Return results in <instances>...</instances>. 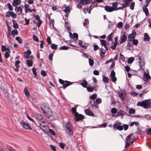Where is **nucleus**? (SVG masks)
Returning a JSON list of instances; mask_svg holds the SVG:
<instances>
[{"label": "nucleus", "instance_id": "43", "mask_svg": "<svg viewBox=\"0 0 151 151\" xmlns=\"http://www.w3.org/2000/svg\"><path fill=\"white\" fill-rule=\"evenodd\" d=\"M15 40H17L19 44H22V39L19 37H16L15 38Z\"/></svg>", "mask_w": 151, "mask_h": 151}, {"label": "nucleus", "instance_id": "15", "mask_svg": "<svg viewBox=\"0 0 151 151\" xmlns=\"http://www.w3.org/2000/svg\"><path fill=\"white\" fill-rule=\"evenodd\" d=\"M105 10L107 12H111L114 10V9L112 7L109 6H106L104 7Z\"/></svg>", "mask_w": 151, "mask_h": 151}, {"label": "nucleus", "instance_id": "56", "mask_svg": "<svg viewBox=\"0 0 151 151\" xmlns=\"http://www.w3.org/2000/svg\"><path fill=\"white\" fill-rule=\"evenodd\" d=\"M41 73L43 76H45L47 75V73L45 70H43L41 71Z\"/></svg>", "mask_w": 151, "mask_h": 151}, {"label": "nucleus", "instance_id": "41", "mask_svg": "<svg viewBox=\"0 0 151 151\" xmlns=\"http://www.w3.org/2000/svg\"><path fill=\"white\" fill-rule=\"evenodd\" d=\"M57 45L54 44H52L51 45V47L52 49L56 50L57 48Z\"/></svg>", "mask_w": 151, "mask_h": 151}, {"label": "nucleus", "instance_id": "1", "mask_svg": "<svg viewBox=\"0 0 151 151\" xmlns=\"http://www.w3.org/2000/svg\"><path fill=\"white\" fill-rule=\"evenodd\" d=\"M137 105L142 107L144 108L149 109L151 107V101L150 99L145 100L142 102H138Z\"/></svg>", "mask_w": 151, "mask_h": 151}, {"label": "nucleus", "instance_id": "49", "mask_svg": "<svg viewBox=\"0 0 151 151\" xmlns=\"http://www.w3.org/2000/svg\"><path fill=\"white\" fill-rule=\"evenodd\" d=\"M130 2L129 1H126L124 2L122 4L123 7H125L127 5L129 4V3Z\"/></svg>", "mask_w": 151, "mask_h": 151}, {"label": "nucleus", "instance_id": "46", "mask_svg": "<svg viewBox=\"0 0 151 151\" xmlns=\"http://www.w3.org/2000/svg\"><path fill=\"white\" fill-rule=\"evenodd\" d=\"M11 29V27L10 26H9L7 28V32H8V35L10 36V33L12 32V31Z\"/></svg>", "mask_w": 151, "mask_h": 151}, {"label": "nucleus", "instance_id": "42", "mask_svg": "<svg viewBox=\"0 0 151 151\" xmlns=\"http://www.w3.org/2000/svg\"><path fill=\"white\" fill-rule=\"evenodd\" d=\"M32 70L33 73L35 77H36V76L37 75V73L36 71V69L34 67L32 68Z\"/></svg>", "mask_w": 151, "mask_h": 151}, {"label": "nucleus", "instance_id": "8", "mask_svg": "<svg viewBox=\"0 0 151 151\" xmlns=\"http://www.w3.org/2000/svg\"><path fill=\"white\" fill-rule=\"evenodd\" d=\"M118 93L119 97L122 100H124L125 99V97L126 96V92L124 91H120L118 92Z\"/></svg>", "mask_w": 151, "mask_h": 151}, {"label": "nucleus", "instance_id": "23", "mask_svg": "<svg viewBox=\"0 0 151 151\" xmlns=\"http://www.w3.org/2000/svg\"><path fill=\"white\" fill-rule=\"evenodd\" d=\"M127 40L126 36L125 35H123L121 38V40L120 42V44L124 43Z\"/></svg>", "mask_w": 151, "mask_h": 151}, {"label": "nucleus", "instance_id": "6", "mask_svg": "<svg viewBox=\"0 0 151 151\" xmlns=\"http://www.w3.org/2000/svg\"><path fill=\"white\" fill-rule=\"evenodd\" d=\"M136 35V32H135L134 30H133L132 31V33L129 34L128 37V40L129 41H132V40H134Z\"/></svg>", "mask_w": 151, "mask_h": 151}, {"label": "nucleus", "instance_id": "36", "mask_svg": "<svg viewBox=\"0 0 151 151\" xmlns=\"http://www.w3.org/2000/svg\"><path fill=\"white\" fill-rule=\"evenodd\" d=\"M8 50H9V48H6L4 45H2L1 46V50L3 52H4L6 50L7 51Z\"/></svg>", "mask_w": 151, "mask_h": 151}, {"label": "nucleus", "instance_id": "30", "mask_svg": "<svg viewBox=\"0 0 151 151\" xmlns=\"http://www.w3.org/2000/svg\"><path fill=\"white\" fill-rule=\"evenodd\" d=\"M10 53V50H8L5 53L4 56L6 59L8 58L10 56L9 53Z\"/></svg>", "mask_w": 151, "mask_h": 151}, {"label": "nucleus", "instance_id": "10", "mask_svg": "<svg viewBox=\"0 0 151 151\" xmlns=\"http://www.w3.org/2000/svg\"><path fill=\"white\" fill-rule=\"evenodd\" d=\"M126 113L124 111L122 110H119L117 113V114L116 115H113L112 116L115 117H117L118 116H123Z\"/></svg>", "mask_w": 151, "mask_h": 151}, {"label": "nucleus", "instance_id": "34", "mask_svg": "<svg viewBox=\"0 0 151 151\" xmlns=\"http://www.w3.org/2000/svg\"><path fill=\"white\" fill-rule=\"evenodd\" d=\"M24 92L27 97H28L29 96V93L28 90L25 87L24 90Z\"/></svg>", "mask_w": 151, "mask_h": 151}, {"label": "nucleus", "instance_id": "35", "mask_svg": "<svg viewBox=\"0 0 151 151\" xmlns=\"http://www.w3.org/2000/svg\"><path fill=\"white\" fill-rule=\"evenodd\" d=\"M100 55L101 58H103L104 56L105 51H102V49L101 48L100 49Z\"/></svg>", "mask_w": 151, "mask_h": 151}, {"label": "nucleus", "instance_id": "53", "mask_svg": "<svg viewBox=\"0 0 151 151\" xmlns=\"http://www.w3.org/2000/svg\"><path fill=\"white\" fill-rule=\"evenodd\" d=\"M59 146L60 147V148L62 149H63L64 148V147L65 146V145L64 143L63 142H60L59 144Z\"/></svg>", "mask_w": 151, "mask_h": 151}, {"label": "nucleus", "instance_id": "48", "mask_svg": "<svg viewBox=\"0 0 151 151\" xmlns=\"http://www.w3.org/2000/svg\"><path fill=\"white\" fill-rule=\"evenodd\" d=\"M135 5V3L134 2H132L130 4V9L133 10L134 9V6Z\"/></svg>", "mask_w": 151, "mask_h": 151}, {"label": "nucleus", "instance_id": "3", "mask_svg": "<svg viewBox=\"0 0 151 151\" xmlns=\"http://www.w3.org/2000/svg\"><path fill=\"white\" fill-rule=\"evenodd\" d=\"M65 127L68 131V134L70 135H72L73 134L72 131V126L70 123H67L65 125Z\"/></svg>", "mask_w": 151, "mask_h": 151}, {"label": "nucleus", "instance_id": "2", "mask_svg": "<svg viewBox=\"0 0 151 151\" xmlns=\"http://www.w3.org/2000/svg\"><path fill=\"white\" fill-rule=\"evenodd\" d=\"M42 110L45 114H49V113H51L52 110L50 108L49 105L47 104H43L42 106L40 107Z\"/></svg>", "mask_w": 151, "mask_h": 151}, {"label": "nucleus", "instance_id": "39", "mask_svg": "<svg viewBox=\"0 0 151 151\" xmlns=\"http://www.w3.org/2000/svg\"><path fill=\"white\" fill-rule=\"evenodd\" d=\"M134 60V59L133 57H131L129 58L127 62L129 64L132 63Z\"/></svg>", "mask_w": 151, "mask_h": 151}, {"label": "nucleus", "instance_id": "44", "mask_svg": "<svg viewBox=\"0 0 151 151\" xmlns=\"http://www.w3.org/2000/svg\"><path fill=\"white\" fill-rule=\"evenodd\" d=\"M112 33L109 34L108 36L107 40L109 42V41H112Z\"/></svg>", "mask_w": 151, "mask_h": 151}, {"label": "nucleus", "instance_id": "21", "mask_svg": "<svg viewBox=\"0 0 151 151\" xmlns=\"http://www.w3.org/2000/svg\"><path fill=\"white\" fill-rule=\"evenodd\" d=\"M64 6L65 9L63 10L65 13H69L70 12V7L68 6H66V5H64Z\"/></svg>", "mask_w": 151, "mask_h": 151}, {"label": "nucleus", "instance_id": "17", "mask_svg": "<svg viewBox=\"0 0 151 151\" xmlns=\"http://www.w3.org/2000/svg\"><path fill=\"white\" fill-rule=\"evenodd\" d=\"M21 2V0H13L12 5L14 6H16L20 4Z\"/></svg>", "mask_w": 151, "mask_h": 151}, {"label": "nucleus", "instance_id": "29", "mask_svg": "<svg viewBox=\"0 0 151 151\" xmlns=\"http://www.w3.org/2000/svg\"><path fill=\"white\" fill-rule=\"evenodd\" d=\"M36 118L37 119L39 122H40V120H41L43 119V116L41 114H37V115Z\"/></svg>", "mask_w": 151, "mask_h": 151}, {"label": "nucleus", "instance_id": "32", "mask_svg": "<svg viewBox=\"0 0 151 151\" xmlns=\"http://www.w3.org/2000/svg\"><path fill=\"white\" fill-rule=\"evenodd\" d=\"M71 110L73 114H74V119L75 121L76 120V106H75L73 107L72 108Z\"/></svg>", "mask_w": 151, "mask_h": 151}, {"label": "nucleus", "instance_id": "64", "mask_svg": "<svg viewBox=\"0 0 151 151\" xmlns=\"http://www.w3.org/2000/svg\"><path fill=\"white\" fill-rule=\"evenodd\" d=\"M11 12L9 11H8L6 12V17H10V16H11Z\"/></svg>", "mask_w": 151, "mask_h": 151}, {"label": "nucleus", "instance_id": "28", "mask_svg": "<svg viewBox=\"0 0 151 151\" xmlns=\"http://www.w3.org/2000/svg\"><path fill=\"white\" fill-rule=\"evenodd\" d=\"M81 85L83 87L86 88L87 87L88 83L86 80H83L82 82L81 83Z\"/></svg>", "mask_w": 151, "mask_h": 151}, {"label": "nucleus", "instance_id": "33", "mask_svg": "<svg viewBox=\"0 0 151 151\" xmlns=\"http://www.w3.org/2000/svg\"><path fill=\"white\" fill-rule=\"evenodd\" d=\"M139 65L141 68L143 69L145 63L142 61L140 60L139 62Z\"/></svg>", "mask_w": 151, "mask_h": 151}, {"label": "nucleus", "instance_id": "38", "mask_svg": "<svg viewBox=\"0 0 151 151\" xmlns=\"http://www.w3.org/2000/svg\"><path fill=\"white\" fill-rule=\"evenodd\" d=\"M70 48L69 47L66 46H63L60 47L59 48V49L60 50H68Z\"/></svg>", "mask_w": 151, "mask_h": 151}, {"label": "nucleus", "instance_id": "57", "mask_svg": "<svg viewBox=\"0 0 151 151\" xmlns=\"http://www.w3.org/2000/svg\"><path fill=\"white\" fill-rule=\"evenodd\" d=\"M117 109L115 108H113L111 109V112L112 114H115L117 112Z\"/></svg>", "mask_w": 151, "mask_h": 151}, {"label": "nucleus", "instance_id": "12", "mask_svg": "<svg viewBox=\"0 0 151 151\" xmlns=\"http://www.w3.org/2000/svg\"><path fill=\"white\" fill-rule=\"evenodd\" d=\"M84 112L87 115L94 116V114L89 109H86L84 110Z\"/></svg>", "mask_w": 151, "mask_h": 151}, {"label": "nucleus", "instance_id": "45", "mask_svg": "<svg viewBox=\"0 0 151 151\" xmlns=\"http://www.w3.org/2000/svg\"><path fill=\"white\" fill-rule=\"evenodd\" d=\"M89 63L90 66H92L94 63V61L91 58L88 59Z\"/></svg>", "mask_w": 151, "mask_h": 151}, {"label": "nucleus", "instance_id": "11", "mask_svg": "<svg viewBox=\"0 0 151 151\" xmlns=\"http://www.w3.org/2000/svg\"><path fill=\"white\" fill-rule=\"evenodd\" d=\"M84 118V116L82 115L79 114L76 112V121L82 120Z\"/></svg>", "mask_w": 151, "mask_h": 151}, {"label": "nucleus", "instance_id": "25", "mask_svg": "<svg viewBox=\"0 0 151 151\" xmlns=\"http://www.w3.org/2000/svg\"><path fill=\"white\" fill-rule=\"evenodd\" d=\"M117 2H115L113 3L112 4V7L114 9V10H116L119 9H120L121 8H118L117 7Z\"/></svg>", "mask_w": 151, "mask_h": 151}, {"label": "nucleus", "instance_id": "60", "mask_svg": "<svg viewBox=\"0 0 151 151\" xmlns=\"http://www.w3.org/2000/svg\"><path fill=\"white\" fill-rule=\"evenodd\" d=\"M123 25V23L122 22H119L117 25V27L119 28H121L122 27Z\"/></svg>", "mask_w": 151, "mask_h": 151}, {"label": "nucleus", "instance_id": "31", "mask_svg": "<svg viewBox=\"0 0 151 151\" xmlns=\"http://www.w3.org/2000/svg\"><path fill=\"white\" fill-rule=\"evenodd\" d=\"M142 9L143 12L145 13V15L147 16H148L149 14V12L148 9L145 7H143Z\"/></svg>", "mask_w": 151, "mask_h": 151}, {"label": "nucleus", "instance_id": "9", "mask_svg": "<svg viewBox=\"0 0 151 151\" xmlns=\"http://www.w3.org/2000/svg\"><path fill=\"white\" fill-rule=\"evenodd\" d=\"M121 124L119 122H117L114 124L113 125V127L114 129L116 128L117 129L119 130H122L123 129V126L122 125H120V124Z\"/></svg>", "mask_w": 151, "mask_h": 151}, {"label": "nucleus", "instance_id": "24", "mask_svg": "<svg viewBox=\"0 0 151 151\" xmlns=\"http://www.w3.org/2000/svg\"><path fill=\"white\" fill-rule=\"evenodd\" d=\"M150 38L147 33H145L144 35V40L146 41H149Z\"/></svg>", "mask_w": 151, "mask_h": 151}, {"label": "nucleus", "instance_id": "63", "mask_svg": "<svg viewBox=\"0 0 151 151\" xmlns=\"http://www.w3.org/2000/svg\"><path fill=\"white\" fill-rule=\"evenodd\" d=\"M11 16L14 19H15L17 17L16 14L12 12L11 13Z\"/></svg>", "mask_w": 151, "mask_h": 151}, {"label": "nucleus", "instance_id": "61", "mask_svg": "<svg viewBox=\"0 0 151 151\" xmlns=\"http://www.w3.org/2000/svg\"><path fill=\"white\" fill-rule=\"evenodd\" d=\"M47 40L48 44H52V42L51 40V38L50 37H47Z\"/></svg>", "mask_w": 151, "mask_h": 151}, {"label": "nucleus", "instance_id": "13", "mask_svg": "<svg viewBox=\"0 0 151 151\" xmlns=\"http://www.w3.org/2000/svg\"><path fill=\"white\" fill-rule=\"evenodd\" d=\"M15 10L18 15L21 14L22 13V10L21 6H16L15 8Z\"/></svg>", "mask_w": 151, "mask_h": 151}, {"label": "nucleus", "instance_id": "5", "mask_svg": "<svg viewBox=\"0 0 151 151\" xmlns=\"http://www.w3.org/2000/svg\"><path fill=\"white\" fill-rule=\"evenodd\" d=\"M132 134H129L128 136H127L126 138V142H130V144H132L133 143L135 139L134 137H132Z\"/></svg>", "mask_w": 151, "mask_h": 151}, {"label": "nucleus", "instance_id": "7", "mask_svg": "<svg viewBox=\"0 0 151 151\" xmlns=\"http://www.w3.org/2000/svg\"><path fill=\"white\" fill-rule=\"evenodd\" d=\"M29 5L28 4H25L24 5L25 11L26 13H27L29 12H35L36 10L35 9H30L29 8Z\"/></svg>", "mask_w": 151, "mask_h": 151}, {"label": "nucleus", "instance_id": "16", "mask_svg": "<svg viewBox=\"0 0 151 151\" xmlns=\"http://www.w3.org/2000/svg\"><path fill=\"white\" fill-rule=\"evenodd\" d=\"M18 32L17 29H14L10 33V36L12 35L13 37H14L16 35H17Z\"/></svg>", "mask_w": 151, "mask_h": 151}, {"label": "nucleus", "instance_id": "52", "mask_svg": "<svg viewBox=\"0 0 151 151\" xmlns=\"http://www.w3.org/2000/svg\"><path fill=\"white\" fill-rule=\"evenodd\" d=\"M87 89L88 91L89 92H91L93 91V88L90 87V86L87 87Z\"/></svg>", "mask_w": 151, "mask_h": 151}, {"label": "nucleus", "instance_id": "27", "mask_svg": "<svg viewBox=\"0 0 151 151\" xmlns=\"http://www.w3.org/2000/svg\"><path fill=\"white\" fill-rule=\"evenodd\" d=\"M147 73H146L145 71H144V76L146 77V80H148L150 78V77L148 74L149 71L146 70Z\"/></svg>", "mask_w": 151, "mask_h": 151}, {"label": "nucleus", "instance_id": "4", "mask_svg": "<svg viewBox=\"0 0 151 151\" xmlns=\"http://www.w3.org/2000/svg\"><path fill=\"white\" fill-rule=\"evenodd\" d=\"M20 123L24 128L27 129H32L28 123L26 122L22 121L20 122Z\"/></svg>", "mask_w": 151, "mask_h": 151}, {"label": "nucleus", "instance_id": "59", "mask_svg": "<svg viewBox=\"0 0 151 151\" xmlns=\"http://www.w3.org/2000/svg\"><path fill=\"white\" fill-rule=\"evenodd\" d=\"M96 96H97L96 94H93L92 95H91L90 96V97L92 100H94L95 99V98H96Z\"/></svg>", "mask_w": 151, "mask_h": 151}, {"label": "nucleus", "instance_id": "14", "mask_svg": "<svg viewBox=\"0 0 151 151\" xmlns=\"http://www.w3.org/2000/svg\"><path fill=\"white\" fill-rule=\"evenodd\" d=\"M92 1V0H80L79 3L82 5L90 3Z\"/></svg>", "mask_w": 151, "mask_h": 151}, {"label": "nucleus", "instance_id": "54", "mask_svg": "<svg viewBox=\"0 0 151 151\" xmlns=\"http://www.w3.org/2000/svg\"><path fill=\"white\" fill-rule=\"evenodd\" d=\"M7 5L9 9L11 11H12L13 10V8L11 4L10 3H8L7 4Z\"/></svg>", "mask_w": 151, "mask_h": 151}, {"label": "nucleus", "instance_id": "58", "mask_svg": "<svg viewBox=\"0 0 151 151\" xmlns=\"http://www.w3.org/2000/svg\"><path fill=\"white\" fill-rule=\"evenodd\" d=\"M88 21L87 20H85L84 22L83 23V25L86 27L88 26Z\"/></svg>", "mask_w": 151, "mask_h": 151}, {"label": "nucleus", "instance_id": "26", "mask_svg": "<svg viewBox=\"0 0 151 151\" xmlns=\"http://www.w3.org/2000/svg\"><path fill=\"white\" fill-rule=\"evenodd\" d=\"M69 35L71 38L73 39L74 41H76V33H74L73 34L72 33L70 32H69Z\"/></svg>", "mask_w": 151, "mask_h": 151}, {"label": "nucleus", "instance_id": "18", "mask_svg": "<svg viewBox=\"0 0 151 151\" xmlns=\"http://www.w3.org/2000/svg\"><path fill=\"white\" fill-rule=\"evenodd\" d=\"M26 62L27 64L28 67H31L33 64V61L32 59H28L26 60Z\"/></svg>", "mask_w": 151, "mask_h": 151}, {"label": "nucleus", "instance_id": "40", "mask_svg": "<svg viewBox=\"0 0 151 151\" xmlns=\"http://www.w3.org/2000/svg\"><path fill=\"white\" fill-rule=\"evenodd\" d=\"M118 42H114V44L111 46V48L112 50H114L115 49L116 47V46L118 44Z\"/></svg>", "mask_w": 151, "mask_h": 151}, {"label": "nucleus", "instance_id": "47", "mask_svg": "<svg viewBox=\"0 0 151 151\" xmlns=\"http://www.w3.org/2000/svg\"><path fill=\"white\" fill-rule=\"evenodd\" d=\"M33 40L36 41V42H38L39 41V40L37 37L35 35H33Z\"/></svg>", "mask_w": 151, "mask_h": 151}, {"label": "nucleus", "instance_id": "37", "mask_svg": "<svg viewBox=\"0 0 151 151\" xmlns=\"http://www.w3.org/2000/svg\"><path fill=\"white\" fill-rule=\"evenodd\" d=\"M103 81L104 82L107 83H108L109 82V78L104 76H103Z\"/></svg>", "mask_w": 151, "mask_h": 151}, {"label": "nucleus", "instance_id": "51", "mask_svg": "<svg viewBox=\"0 0 151 151\" xmlns=\"http://www.w3.org/2000/svg\"><path fill=\"white\" fill-rule=\"evenodd\" d=\"M100 41L101 44L102 45H105L106 44V42L105 40H100Z\"/></svg>", "mask_w": 151, "mask_h": 151}, {"label": "nucleus", "instance_id": "62", "mask_svg": "<svg viewBox=\"0 0 151 151\" xmlns=\"http://www.w3.org/2000/svg\"><path fill=\"white\" fill-rule=\"evenodd\" d=\"M49 132L52 135H55V132L52 129H49Z\"/></svg>", "mask_w": 151, "mask_h": 151}, {"label": "nucleus", "instance_id": "50", "mask_svg": "<svg viewBox=\"0 0 151 151\" xmlns=\"http://www.w3.org/2000/svg\"><path fill=\"white\" fill-rule=\"evenodd\" d=\"M135 112V110L133 109H129V114H132L134 113Z\"/></svg>", "mask_w": 151, "mask_h": 151}, {"label": "nucleus", "instance_id": "20", "mask_svg": "<svg viewBox=\"0 0 151 151\" xmlns=\"http://www.w3.org/2000/svg\"><path fill=\"white\" fill-rule=\"evenodd\" d=\"M12 21L13 22V27L15 29H18L19 27V25L16 22V21L14 19H12Z\"/></svg>", "mask_w": 151, "mask_h": 151}, {"label": "nucleus", "instance_id": "55", "mask_svg": "<svg viewBox=\"0 0 151 151\" xmlns=\"http://www.w3.org/2000/svg\"><path fill=\"white\" fill-rule=\"evenodd\" d=\"M65 27L67 28V29L68 31H69L70 30V26H69L68 23L67 22H65Z\"/></svg>", "mask_w": 151, "mask_h": 151}, {"label": "nucleus", "instance_id": "22", "mask_svg": "<svg viewBox=\"0 0 151 151\" xmlns=\"http://www.w3.org/2000/svg\"><path fill=\"white\" fill-rule=\"evenodd\" d=\"M78 44L79 46L84 49L86 47V46L83 43V41L79 40L78 41Z\"/></svg>", "mask_w": 151, "mask_h": 151}, {"label": "nucleus", "instance_id": "19", "mask_svg": "<svg viewBox=\"0 0 151 151\" xmlns=\"http://www.w3.org/2000/svg\"><path fill=\"white\" fill-rule=\"evenodd\" d=\"M71 84V83L70 82L65 81L63 85V87L64 88H65Z\"/></svg>", "mask_w": 151, "mask_h": 151}]
</instances>
